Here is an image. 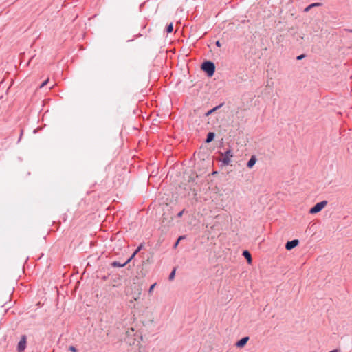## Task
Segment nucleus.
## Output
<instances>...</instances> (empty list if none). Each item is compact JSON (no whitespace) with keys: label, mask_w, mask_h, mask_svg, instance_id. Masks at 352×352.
Masks as SVG:
<instances>
[{"label":"nucleus","mask_w":352,"mask_h":352,"mask_svg":"<svg viewBox=\"0 0 352 352\" xmlns=\"http://www.w3.org/2000/svg\"><path fill=\"white\" fill-rule=\"evenodd\" d=\"M173 30V23H170L169 25H167L166 27V32L167 33H170L172 32Z\"/></svg>","instance_id":"nucleus-13"},{"label":"nucleus","mask_w":352,"mask_h":352,"mask_svg":"<svg viewBox=\"0 0 352 352\" xmlns=\"http://www.w3.org/2000/svg\"><path fill=\"white\" fill-rule=\"evenodd\" d=\"M26 339V336H21V339L17 344L18 352H23L25 349L27 343Z\"/></svg>","instance_id":"nucleus-5"},{"label":"nucleus","mask_w":352,"mask_h":352,"mask_svg":"<svg viewBox=\"0 0 352 352\" xmlns=\"http://www.w3.org/2000/svg\"><path fill=\"white\" fill-rule=\"evenodd\" d=\"M23 134V133H20V137H19V138L18 140V142H19L21 140V138Z\"/></svg>","instance_id":"nucleus-27"},{"label":"nucleus","mask_w":352,"mask_h":352,"mask_svg":"<svg viewBox=\"0 0 352 352\" xmlns=\"http://www.w3.org/2000/svg\"><path fill=\"white\" fill-rule=\"evenodd\" d=\"M140 352H144L142 349L140 351Z\"/></svg>","instance_id":"nucleus-33"},{"label":"nucleus","mask_w":352,"mask_h":352,"mask_svg":"<svg viewBox=\"0 0 352 352\" xmlns=\"http://www.w3.org/2000/svg\"><path fill=\"white\" fill-rule=\"evenodd\" d=\"M223 146H224V140L223 138H221V140L219 142V148H223Z\"/></svg>","instance_id":"nucleus-19"},{"label":"nucleus","mask_w":352,"mask_h":352,"mask_svg":"<svg viewBox=\"0 0 352 352\" xmlns=\"http://www.w3.org/2000/svg\"><path fill=\"white\" fill-rule=\"evenodd\" d=\"M215 44H216V45H217V47H221V43H220V41H216V43H215Z\"/></svg>","instance_id":"nucleus-25"},{"label":"nucleus","mask_w":352,"mask_h":352,"mask_svg":"<svg viewBox=\"0 0 352 352\" xmlns=\"http://www.w3.org/2000/svg\"><path fill=\"white\" fill-rule=\"evenodd\" d=\"M190 181L193 182V181H194V179H191V178H190Z\"/></svg>","instance_id":"nucleus-32"},{"label":"nucleus","mask_w":352,"mask_h":352,"mask_svg":"<svg viewBox=\"0 0 352 352\" xmlns=\"http://www.w3.org/2000/svg\"><path fill=\"white\" fill-rule=\"evenodd\" d=\"M54 87V85H52L51 87H50V89H52V88H53Z\"/></svg>","instance_id":"nucleus-29"},{"label":"nucleus","mask_w":352,"mask_h":352,"mask_svg":"<svg viewBox=\"0 0 352 352\" xmlns=\"http://www.w3.org/2000/svg\"><path fill=\"white\" fill-rule=\"evenodd\" d=\"M201 69L207 74L208 76L211 77L215 72V65L210 60H205L201 64Z\"/></svg>","instance_id":"nucleus-2"},{"label":"nucleus","mask_w":352,"mask_h":352,"mask_svg":"<svg viewBox=\"0 0 352 352\" xmlns=\"http://www.w3.org/2000/svg\"><path fill=\"white\" fill-rule=\"evenodd\" d=\"M257 161L256 157L255 155H252L250 159L248 160L247 163V167L248 168H252L255 165Z\"/></svg>","instance_id":"nucleus-8"},{"label":"nucleus","mask_w":352,"mask_h":352,"mask_svg":"<svg viewBox=\"0 0 352 352\" xmlns=\"http://www.w3.org/2000/svg\"><path fill=\"white\" fill-rule=\"evenodd\" d=\"M179 243V241H178L177 240V241L175 242V243H174V245H173V248H175H175H177V247L178 246Z\"/></svg>","instance_id":"nucleus-24"},{"label":"nucleus","mask_w":352,"mask_h":352,"mask_svg":"<svg viewBox=\"0 0 352 352\" xmlns=\"http://www.w3.org/2000/svg\"><path fill=\"white\" fill-rule=\"evenodd\" d=\"M322 6L321 3H314L309 4V10L312 9L313 8H315L316 6Z\"/></svg>","instance_id":"nucleus-15"},{"label":"nucleus","mask_w":352,"mask_h":352,"mask_svg":"<svg viewBox=\"0 0 352 352\" xmlns=\"http://www.w3.org/2000/svg\"><path fill=\"white\" fill-rule=\"evenodd\" d=\"M143 247L144 245L142 243L140 244L139 246L134 251V254H137L143 248Z\"/></svg>","instance_id":"nucleus-14"},{"label":"nucleus","mask_w":352,"mask_h":352,"mask_svg":"<svg viewBox=\"0 0 352 352\" xmlns=\"http://www.w3.org/2000/svg\"><path fill=\"white\" fill-rule=\"evenodd\" d=\"M155 285H156V283H153V284H152L150 286L149 289H148V292L149 293H151L153 292V290L154 287H155Z\"/></svg>","instance_id":"nucleus-20"},{"label":"nucleus","mask_w":352,"mask_h":352,"mask_svg":"<svg viewBox=\"0 0 352 352\" xmlns=\"http://www.w3.org/2000/svg\"><path fill=\"white\" fill-rule=\"evenodd\" d=\"M248 340H249V337H248V336L243 337L242 338H241L239 340H238L236 342V346L239 348H242L247 344Z\"/></svg>","instance_id":"nucleus-7"},{"label":"nucleus","mask_w":352,"mask_h":352,"mask_svg":"<svg viewBox=\"0 0 352 352\" xmlns=\"http://www.w3.org/2000/svg\"><path fill=\"white\" fill-rule=\"evenodd\" d=\"M33 132H34V133H36V132H37V130H36V129H34V130H33Z\"/></svg>","instance_id":"nucleus-28"},{"label":"nucleus","mask_w":352,"mask_h":352,"mask_svg":"<svg viewBox=\"0 0 352 352\" xmlns=\"http://www.w3.org/2000/svg\"><path fill=\"white\" fill-rule=\"evenodd\" d=\"M54 87V85H52L51 87H50V89H52V88H53Z\"/></svg>","instance_id":"nucleus-31"},{"label":"nucleus","mask_w":352,"mask_h":352,"mask_svg":"<svg viewBox=\"0 0 352 352\" xmlns=\"http://www.w3.org/2000/svg\"><path fill=\"white\" fill-rule=\"evenodd\" d=\"M306 56H307V55H306L305 54H300V55L296 57V59H297V60H300L303 59V58H305Z\"/></svg>","instance_id":"nucleus-18"},{"label":"nucleus","mask_w":352,"mask_h":352,"mask_svg":"<svg viewBox=\"0 0 352 352\" xmlns=\"http://www.w3.org/2000/svg\"><path fill=\"white\" fill-rule=\"evenodd\" d=\"M49 82V79L45 80V81H44V82H43L40 85V88H41V87H44V86H45V85L47 84V82Z\"/></svg>","instance_id":"nucleus-22"},{"label":"nucleus","mask_w":352,"mask_h":352,"mask_svg":"<svg viewBox=\"0 0 352 352\" xmlns=\"http://www.w3.org/2000/svg\"><path fill=\"white\" fill-rule=\"evenodd\" d=\"M135 255L136 254H134V252L131 255V256L124 262L126 263V265L133 259Z\"/></svg>","instance_id":"nucleus-16"},{"label":"nucleus","mask_w":352,"mask_h":352,"mask_svg":"<svg viewBox=\"0 0 352 352\" xmlns=\"http://www.w3.org/2000/svg\"><path fill=\"white\" fill-rule=\"evenodd\" d=\"M69 350L72 352H78V349H76V347H75L74 346H69Z\"/></svg>","instance_id":"nucleus-17"},{"label":"nucleus","mask_w":352,"mask_h":352,"mask_svg":"<svg viewBox=\"0 0 352 352\" xmlns=\"http://www.w3.org/2000/svg\"><path fill=\"white\" fill-rule=\"evenodd\" d=\"M184 211H185V209H184L183 210H182L179 212H178L177 214V217H179V218L182 217L183 214H184Z\"/></svg>","instance_id":"nucleus-21"},{"label":"nucleus","mask_w":352,"mask_h":352,"mask_svg":"<svg viewBox=\"0 0 352 352\" xmlns=\"http://www.w3.org/2000/svg\"><path fill=\"white\" fill-rule=\"evenodd\" d=\"M299 244L298 239H293L292 241H288L285 244V249L287 250H292L293 248L296 247Z\"/></svg>","instance_id":"nucleus-6"},{"label":"nucleus","mask_w":352,"mask_h":352,"mask_svg":"<svg viewBox=\"0 0 352 352\" xmlns=\"http://www.w3.org/2000/svg\"><path fill=\"white\" fill-rule=\"evenodd\" d=\"M309 11L308 6L304 8V12H307Z\"/></svg>","instance_id":"nucleus-26"},{"label":"nucleus","mask_w":352,"mask_h":352,"mask_svg":"<svg viewBox=\"0 0 352 352\" xmlns=\"http://www.w3.org/2000/svg\"><path fill=\"white\" fill-rule=\"evenodd\" d=\"M223 105H224V103H221L219 105L216 106L215 107L212 108V109H210V111H207L205 113L206 118H208L207 124L208 125V126L207 127V130L216 129L217 126H219L218 125V123L216 121H214V120H212L211 122H210V120H211L212 118L211 117L209 118V116H211L214 113H219L217 112V111L220 108H221Z\"/></svg>","instance_id":"nucleus-1"},{"label":"nucleus","mask_w":352,"mask_h":352,"mask_svg":"<svg viewBox=\"0 0 352 352\" xmlns=\"http://www.w3.org/2000/svg\"><path fill=\"white\" fill-rule=\"evenodd\" d=\"M242 255L246 258L248 263L250 264L252 263V256L248 250H243Z\"/></svg>","instance_id":"nucleus-9"},{"label":"nucleus","mask_w":352,"mask_h":352,"mask_svg":"<svg viewBox=\"0 0 352 352\" xmlns=\"http://www.w3.org/2000/svg\"><path fill=\"white\" fill-rule=\"evenodd\" d=\"M219 153L223 156V158L221 160L222 164L224 166L229 165L231 162V158L233 157V153L231 146L229 145L228 148L224 153L220 152Z\"/></svg>","instance_id":"nucleus-3"},{"label":"nucleus","mask_w":352,"mask_h":352,"mask_svg":"<svg viewBox=\"0 0 352 352\" xmlns=\"http://www.w3.org/2000/svg\"><path fill=\"white\" fill-rule=\"evenodd\" d=\"M175 272H176V269H173V271L170 273L169 276H168V279L169 280H173L174 278H175Z\"/></svg>","instance_id":"nucleus-12"},{"label":"nucleus","mask_w":352,"mask_h":352,"mask_svg":"<svg viewBox=\"0 0 352 352\" xmlns=\"http://www.w3.org/2000/svg\"><path fill=\"white\" fill-rule=\"evenodd\" d=\"M327 201H322L321 202L318 203L315 206H314L311 210H309V213L316 214L320 212L327 205Z\"/></svg>","instance_id":"nucleus-4"},{"label":"nucleus","mask_w":352,"mask_h":352,"mask_svg":"<svg viewBox=\"0 0 352 352\" xmlns=\"http://www.w3.org/2000/svg\"><path fill=\"white\" fill-rule=\"evenodd\" d=\"M54 87V85H52L51 87H50V89H52V88H53Z\"/></svg>","instance_id":"nucleus-30"},{"label":"nucleus","mask_w":352,"mask_h":352,"mask_svg":"<svg viewBox=\"0 0 352 352\" xmlns=\"http://www.w3.org/2000/svg\"><path fill=\"white\" fill-rule=\"evenodd\" d=\"M185 238H186L185 235L180 236L178 237L177 241H180L184 239Z\"/></svg>","instance_id":"nucleus-23"},{"label":"nucleus","mask_w":352,"mask_h":352,"mask_svg":"<svg viewBox=\"0 0 352 352\" xmlns=\"http://www.w3.org/2000/svg\"><path fill=\"white\" fill-rule=\"evenodd\" d=\"M215 135L216 133H208L207 138L205 141L206 143H210L212 141H213L215 138Z\"/></svg>","instance_id":"nucleus-11"},{"label":"nucleus","mask_w":352,"mask_h":352,"mask_svg":"<svg viewBox=\"0 0 352 352\" xmlns=\"http://www.w3.org/2000/svg\"><path fill=\"white\" fill-rule=\"evenodd\" d=\"M111 265L113 267H123L126 266V263H122L119 261H115L111 263Z\"/></svg>","instance_id":"nucleus-10"}]
</instances>
